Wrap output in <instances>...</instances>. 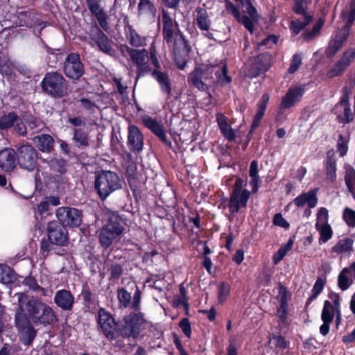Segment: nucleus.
Instances as JSON below:
<instances>
[{
	"label": "nucleus",
	"instance_id": "1",
	"mask_svg": "<svg viewBox=\"0 0 355 355\" xmlns=\"http://www.w3.org/2000/svg\"><path fill=\"white\" fill-rule=\"evenodd\" d=\"M13 297H16L17 304L15 324L21 340L28 345L35 336V331L30 320L35 324H51L55 320V315L49 306L37 299L30 298L24 293H17Z\"/></svg>",
	"mask_w": 355,
	"mask_h": 355
},
{
	"label": "nucleus",
	"instance_id": "2",
	"mask_svg": "<svg viewBox=\"0 0 355 355\" xmlns=\"http://www.w3.org/2000/svg\"><path fill=\"white\" fill-rule=\"evenodd\" d=\"M148 326L141 313H132L124 317L118 324L117 331L123 337L136 338Z\"/></svg>",
	"mask_w": 355,
	"mask_h": 355
},
{
	"label": "nucleus",
	"instance_id": "3",
	"mask_svg": "<svg viewBox=\"0 0 355 355\" xmlns=\"http://www.w3.org/2000/svg\"><path fill=\"white\" fill-rule=\"evenodd\" d=\"M123 230L119 216L114 212L110 213L107 223L99 231L98 237L101 245L105 248L110 246Z\"/></svg>",
	"mask_w": 355,
	"mask_h": 355
},
{
	"label": "nucleus",
	"instance_id": "4",
	"mask_svg": "<svg viewBox=\"0 0 355 355\" xmlns=\"http://www.w3.org/2000/svg\"><path fill=\"white\" fill-rule=\"evenodd\" d=\"M245 185L244 180L240 178H236L228 203L231 215L238 213L247 206L250 192L245 188Z\"/></svg>",
	"mask_w": 355,
	"mask_h": 355
},
{
	"label": "nucleus",
	"instance_id": "5",
	"mask_svg": "<svg viewBox=\"0 0 355 355\" xmlns=\"http://www.w3.org/2000/svg\"><path fill=\"white\" fill-rule=\"evenodd\" d=\"M95 188L101 198H107L112 192L120 188L118 175L114 172L103 171L96 178Z\"/></svg>",
	"mask_w": 355,
	"mask_h": 355
},
{
	"label": "nucleus",
	"instance_id": "6",
	"mask_svg": "<svg viewBox=\"0 0 355 355\" xmlns=\"http://www.w3.org/2000/svg\"><path fill=\"white\" fill-rule=\"evenodd\" d=\"M43 89L55 97H61L67 94V87L63 76L58 73H49L42 82Z\"/></svg>",
	"mask_w": 355,
	"mask_h": 355
},
{
	"label": "nucleus",
	"instance_id": "7",
	"mask_svg": "<svg viewBox=\"0 0 355 355\" xmlns=\"http://www.w3.org/2000/svg\"><path fill=\"white\" fill-rule=\"evenodd\" d=\"M55 214L62 225L78 227L82 222L81 212L75 208L61 207L56 209Z\"/></svg>",
	"mask_w": 355,
	"mask_h": 355
},
{
	"label": "nucleus",
	"instance_id": "8",
	"mask_svg": "<svg viewBox=\"0 0 355 355\" xmlns=\"http://www.w3.org/2000/svg\"><path fill=\"white\" fill-rule=\"evenodd\" d=\"M295 5L293 8L294 12L302 15V19H293L291 22L290 28L293 33L297 35L303 29L311 20V17L306 13L307 8L306 0H295Z\"/></svg>",
	"mask_w": 355,
	"mask_h": 355
},
{
	"label": "nucleus",
	"instance_id": "9",
	"mask_svg": "<svg viewBox=\"0 0 355 355\" xmlns=\"http://www.w3.org/2000/svg\"><path fill=\"white\" fill-rule=\"evenodd\" d=\"M48 237L53 244L63 246L67 244V232L64 225L56 221H51L47 227Z\"/></svg>",
	"mask_w": 355,
	"mask_h": 355
},
{
	"label": "nucleus",
	"instance_id": "10",
	"mask_svg": "<svg viewBox=\"0 0 355 355\" xmlns=\"http://www.w3.org/2000/svg\"><path fill=\"white\" fill-rule=\"evenodd\" d=\"M98 324L105 336L110 340L115 338V334H119V331H117L118 324L114 322L111 314L104 309H100L98 311Z\"/></svg>",
	"mask_w": 355,
	"mask_h": 355
},
{
	"label": "nucleus",
	"instance_id": "11",
	"mask_svg": "<svg viewBox=\"0 0 355 355\" xmlns=\"http://www.w3.org/2000/svg\"><path fill=\"white\" fill-rule=\"evenodd\" d=\"M37 155L34 148L29 145L21 146L18 150V162L20 166L28 171L35 168Z\"/></svg>",
	"mask_w": 355,
	"mask_h": 355
},
{
	"label": "nucleus",
	"instance_id": "12",
	"mask_svg": "<svg viewBox=\"0 0 355 355\" xmlns=\"http://www.w3.org/2000/svg\"><path fill=\"white\" fill-rule=\"evenodd\" d=\"M64 71L65 74L73 79L79 78L83 73V66L78 54H69L65 61Z\"/></svg>",
	"mask_w": 355,
	"mask_h": 355
},
{
	"label": "nucleus",
	"instance_id": "13",
	"mask_svg": "<svg viewBox=\"0 0 355 355\" xmlns=\"http://www.w3.org/2000/svg\"><path fill=\"white\" fill-rule=\"evenodd\" d=\"M89 44L93 46L96 44L99 49L105 53L110 55H114L115 53L114 50L112 49L111 42L109 41L107 37L103 31L96 28L94 31V33L91 37Z\"/></svg>",
	"mask_w": 355,
	"mask_h": 355
},
{
	"label": "nucleus",
	"instance_id": "14",
	"mask_svg": "<svg viewBox=\"0 0 355 355\" xmlns=\"http://www.w3.org/2000/svg\"><path fill=\"white\" fill-rule=\"evenodd\" d=\"M318 189H312L307 192L302 193L296 197L294 200V205L300 208L307 206L309 209L314 208L318 204Z\"/></svg>",
	"mask_w": 355,
	"mask_h": 355
},
{
	"label": "nucleus",
	"instance_id": "15",
	"mask_svg": "<svg viewBox=\"0 0 355 355\" xmlns=\"http://www.w3.org/2000/svg\"><path fill=\"white\" fill-rule=\"evenodd\" d=\"M87 5L91 13L94 15L101 26L104 29L108 28L107 15L100 5V0H87Z\"/></svg>",
	"mask_w": 355,
	"mask_h": 355
},
{
	"label": "nucleus",
	"instance_id": "16",
	"mask_svg": "<svg viewBox=\"0 0 355 355\" xmlns=\"http://www.w3.org/2000/svg\"><path fill=\"white\" fill-rule=\"evenodd\" d=\"M16 166V153L12 148L0 151V167L6 171H11Z\"/></svg>",
	"mask_w": 355,
	"mask_h": 355
},
{
	"label": "nucleus",
	"instance_id": "17",
	"mask_svg": "<svg viewBox=\"0 0 355 355\" xmlns=\"http://www.w3.org/2000/svg\"><path fill=\"white\" fill-rule=\"evenodd\" d=\"M304 94V89L302 87H291L281 102V107L283 108H290L295 103L298 102Z\"/></svg>",
	"mask_w": 355,
	"mask_h": 355
},
{
	"label": "nucleus",
	"instance_id": "18",
	"mask_svg": "<svg viewBox=\"0 0 355 355\" xmlns=\"http://www.w3.org/2000/svg\"><path fill=\"white\" fill-rule=\"evenodd\" d=\"M54 301L60 308L70 310L73 304L74 298L69 291L62 289L55 293Z\"/></svg>",
	"mask_w": 355,
	"mask_h": 355
},
{
	"label": "nucleus",
	"instance_id": "19",
	"mask_svg": "<svg viewBox=\"0 0 355 355\" xmlns=\"http://www.w3.org/2000/svg\"><path fill=\"white\" fill-rule=\"evenodd\" d=\"M334 316L336 318L337 324L340 323L341 320V312L340 309L337 308L331 305V304L326 300L324 302L323 309L321 313V319L322 322H331L334 320Z\"/></svg>",
	"mask_w": 355,
	"mask_h": 355
},
{
	"label": "nucleus",
	"instance_id": "20",
	"mask_svg": "<svg viewBox=\"0 0 355 355\" xmlns=\"http://www.w3.org/2000/svg\"><path fill=\"white\" fill-rule=\"evenodd\" d=\"M128 145L133 150H140L143 147V136L139 128L132 125L128 128Z\"/></svg>",
	"mask_w": 355,
	"mask_h": 355
},
{
	"label": "nucleus",
	"instance_id": "21",
	"mask_svg": "<svg viewBox=\"0 0 355 355\" xmlns=\"http://www.w3.org/2000/svg\"><path fill=\"white\" fill-rule=\"evenodd\" d=\"M208 74V71L202 69H196L190 75L189 80L199 90L205 91L208 88L207 83Z\"/></svg>",
	"mask_w": 355,
	"mask_h": 355
},
{
	"label": "nucleus",
	"instance_id": "22",
	"mask_svg": "<svg viewBox=\"0 0 355 355\" xmlns=\"http://www.w3.org/2000/svg\"><path fill=\"white\" fill-rule=\"evenodd\" d=\"M216 122L224 137L229 141H234L236 138V134L228 124L227 117L223 114L218 113L216 115Z\"/></svg>",
	"mask_w": 355,
	"mask_h": 355
},
{
	"label": "nucleus",
	"instance_id": "23",
	"mask_svg": "<svg viewBox=\"0 0 355 355\" xmlns=\"http://www.w3.org/2000/svg\"><path fill=\"white\" fill-rule=\"evenodd\" d=\"M34 144L42 152H50L53 147V139L49 135H41L33 138Z\"/></svg>",
	"mask_w": 355,
	"mask_h": 355
},
{
	"label": "nucleus",
	"instance_id": "24",
	"mask_svg": "<svg viewBox=\"0 0 355 355\" xmlns=\"http://www.w3.org/2000/svg\"><path fill=\"white\" fill-rule=\"evenodd\" d=\"M130 55L132 61L138 66L140 69H142L146 67L148 61V53L146 49L142 50H135L129 49Z\"/></svg>",
	"mask_w": 355,
	"mask_h": 355
},
{
	"label": "nucleus",
	"instance_id": "25",
	"mask_svg": "<svg viewBox=\"0 0 355 355\" xmlns=\"http://www.w3.org/2000/svg\"><path fill=\"white\" fill-rule=\"evenodd\" d=\"M269 98L270 97L268 94H264L261 96V101L258 104L257 112L254 117V120L252 124V130H255L259 126V122L265 114L266 105L269 101Z\"/></svg>",
	"mask_w": 355,
	"mask_h": 355
},
{
	"label": "nucleus",
	"instance_id": "26",
	"mask_svg": "<svg viewBox=\"0 0 355 355\" xmlns=\"http://www.w3.org/2000/svg\"><path fill=\"white\" fill-rule=\"evenodd\" d=\"M250 181L249 184L252 188V193H256L261 184V180L258 175V162L254 160L251 162L250 166Z\"/></svg>",
	"mask_w": 355,
	"mask_h": 355
},
{
	"label": "nucleus",
	"instance_id": "27",
	"mask_svg": "<svg viewBox=\"0 0 355 355\" xmlns=\"http://www.w3.org/2000/svg\"><path fill=\"white\" fill-rule=\"evenodd\" d=\"M226 10L232 14L247 30H250L252 24L248 16H241L239 10L229 1H226Z\"/></svg>",
	"mask_w": 355,
	"mask_h": 355
},
{
	"label": "nucleus",
	"instance_id": "28",
	"mask_svg": "<svg viewBox=\"0 0 355 355\" xmlns=\"http://www.w3.org/2000/svg\"><path fill=\"white\" fill-rule=\"evenodd\" d=\"M279 295H281V304L277 309V316L282 323H285L287 318L288 303L286 300V290L284 287H280Z\"/></svg>",
	"mask_w": 355,
	"mask_h": 355
},
{
	"label": "nucleus",
	"instance_id": "29",
	"mask_svg": "<svg viewBox=\"0 0 355 355\" xmlns=\"http://www.w3.org/2000/svg\"><path fill=\"white\" fill-rule=\"evenodd\" d=\"M143 122L146 128L150 129L162 141H166L165 133L162 126L157 121L149 116H146L143 119Z\"/></svg>",
	"mask_w": 355,
	"mask_h": 355
},
{
	"label": "nucleus",
	"instance_id": "30",
	"mask_svg": "<svg viewBox=\"0 0 355 355\" xmlns=\"http://www.w3.org/2000/svg\"><path fill=\"white\" fill-rule=\"evenodd\" d=\"M196 12V21L198 28L204 31L208 30L210 26V21L207 11L202 8H198Z\"/></svg>",
	"mask_w": 355,
	"mask_h": 355
},
{
	"label": "nucleus",
	"instance_id": "31",
	"mask_svg": "<svg viewBox=\"0 0 355 355\" xmlns=\"http://www.w3.org/2000/svg\"><path fill=\"white\" fill-rule=\"evenodd\" d=\"M127 38L132 46L135 47L143 46L146 44V38L141 37L131 27H128L126 30Z\"/></svg>",
	"mask_w": 355,
	"mask_h": 355
},
{
	"label": "nucleus",
	"instance_id": "32",
	"mask_svg": "<svg viewBox=\"0 0 355 355\" xmlns=\"http://www.w3.org/2000/svg\"><path fill=\"white\" fill-rule=\"evenodd\" d=\"M270 67V55L268 54H263L258 56L255 59V67L257 71L254 73V76H257L259 73L266 71Z\"/></svg>",
	"mask_w": 355,
	"mask_h": 355
},
{
	"label": "nucleus",
	"instance_id": "33",
	"mask_svg": "<svg viewBox=\"0 0 355 355\" xmlns=\"http://www.w3.org/2000/svg\"><path fill=\"white\" fill-rule=\"evenodd\" d=\"M73 140L78 148H85L89 145L87 134L78 129L73 130Z\"/></svg>",
	"mask_w": 355,
	"mask_h": 355
},
{
	"label": "nucleus",
	"instance_id": "34",
	"mask_svg": "<svg viewBox=\"0 0 355 355\" xmlns=\"http://www.w3.org/2000/svg\"><path fill=\"white\" fill-rule=\"evenodd\" d=\"M352 250V241L349 239L340 240L333 248L332 252L343 254L351 252Z\"/></svg>",
	"mask_w": 355,
	"mask_h": 355
},
{
	"label": "nucleus",
	"instance_id": "35",
	"mask_svg": "<svg viewBox=\"0 0 355 355\" xmlns=\"http://www.w3.org/2000/svg\"><path fill=\"white\" fill-rule=\"evenodd\" d=\"M315 229L320 234L319 243L320 244L327 243L333 236V230L329 224L316 227Z\"/></svg>",
	"mask_w": 355,
	"mask_h": 355
},
{
	"label": "nucleus",
	"instance_id": "36",
	"mask_svg": "<svg viewBox=\"0 0 355 355\" xmlns=\"http://www.w3.org/2000/svg\"><path fill=\"white\" fill-rule=\"evenodd\" d=\"M17 121V116L14 112L3 114L0 117V129L5 130L14 126Z\"/></svg>",
	"mask_w": 355,
	"mask_h": 355
},
{
	"label": "nucleus",
	"instance_id": "37",
	"mask_svg": "<svg viewBox=\"0 0 355 355\" xmlns=\"http://www.w3.org/2000/svg\"><path fill=\"white\" fill-rule=\"evenodd\" d=\"M293 241L290 239L286 244L282 245L278 251L273 255L272 260L274 264H277L286 254L291 250L293 245Z\"/></svg>",
	"mask_w": 355,
	"mask_h": 355
},
{
	"label": "nucleus",
	"instance_id": "38",
	"mask_svg": "<svg viewBox=\"0 0 355 355\" xmlns=\"http://www.w3.org/2000/svg\"><path fill=\"white\" fill-rule=\"evenodd\" d=\"M15 279L14 272L7 266L0 265V282L4 284L12 282Z\"/></svg>",
	"mask_w": 355,
	"mask_h": 355
},
{
	"label": "nucleus",
	"instance_id": "39",
	"mask_svg": "<svg viewBox=\"0 0 355 355\" xmlns=\"http://www.w3.org/2000/svg\"><path fill=\"white\" fill-rule=\"evenodd\" d=\"M152 76L157 80L159 83L163 92H170L171 88L167 76L158 71H154L152 73Z\"/></svg>",
	"mask_w": 355,
	"mask_h": 355
},
{
	"label": "nucleus",
	"instance_id": "40",
	"mask_svg": "<svg viewBox=\"0 0 355 355\" xmlns=\"http://www.w3.org/2000/svg\"><path fill=\"white\" fill-rule=\"evenodd\" d=\"M345 180L349 192L355 200V171L353 168L346 171Z\"/></svg>",
	"mask_w": 355,
	"mask_h": 355
},
{
	"label": "nucleus",
	"instance_id": "41",
	"mask_svg": "<svg viewBox=\"0 0 355 355\" xmlns=\"http://www.w3.org/2000/svg\"><path fill=\"white\" fill-rule=\"evenodd\" d=\"M347 269H343L338 277V286L342 291H346L352 284V279L347 275Z\"/></svg>",
	"mask_w": 355,
	"mask_h": 355
},
{
	"label": "nucleus",
	"instance_id": "42",
	"mask_svg": "<svg viewBox=\"0 0 355 355\" xmlns=\"http://www.w3.org/2000/svg\"><path fill=\"white\" fill-rule=\"evenodd\" d=\"M230 285L226 282H222L218 286V302L220 304H223L227 299L230 293Z\"/></svg>",
	"mask_w": 355,
	"mask_h": 355
},
{
	"label": "nucleus",
	"instance_id": "43",
	"mask_svg": "<svg viewBox=\"0 0 355 355\" xmlns=\"http://www.w3.org/2000/svg\"><path fill=\"white\" fill-rule=\"evenodd\" d=\"M343 19L347 24H352L355 19V0L353 1L342 12Z\"/></svg>",
	"mask_w": 355,
	"mask_h": 355
},
{
	"label": "nucleus",
	"instance_id": "44",
	"mask_svg": "<svg viewBox=\"0 0 355 355\" xmlns=\"http://www.w3.org/2000/svg\"><path fill=\"white\" fill-rule=\"evenodd\" d=\"M337 109H340L343 111L344 119L345 122H349L353 119V114L351 111L350 105L347 99L343 98L339 105H337Z\"/></svg>",
	"mask_w": 355,
	"mask_h": 355
},
{
	"label": "nucleus",
	"instance_id": "45",
	"mask_svg": "<svg viewBox=\"0 0 355 355\" xmlns=\"http://www.w3.org/2000/svg\"><path fill=\"white\" fill-rule=\"evenodd\" d=\"M329 211L325 207H320L316 214L315 227L329 224Z\"/></svg>",
	"mask_w": 355,
	"mask_h": 355
},
{
	"label": "nucleus",
	"instance_id": "46",
	"mask_svg": "<svg viewBox=\"0 0 355 355\" xmlns=\"http://www.w3.org/2000/svg\"><path fill=\"white\" fill-rule=\"evenodd\" d=\"M343 219L349 227H355V211L345 207L343 211Z\"/></svg>",
	"mask_w": 355,
	"mask_h": 355
},
{
	"label": "nucleus",
	"instance_id": "47",
	"mask_svg": "<svg viewBox=\"0 0 355 355\" xmlns=\"http://www.w3.org/2000/svg\"><path fill=\"white\" fill-rule=\"evenodd\" d=\"M187 291L182 286H179V306L182 305L184 309L185 315L189 314V305L188 304V298L187 296Z\"/></svg>",
	"mask_w": 355,
	"mask_h": 355
},
{
	"label": "nucleus",
	"instance_id": "48",
	"mask_svg": "<svg viewBox=\"0 0 355 355\" xmlns=\"http://www.w3.org/2000/svg\"><path fill=\"white\" fill-rule=\"evenodd\" d=\"M246 12L249 15L250 17L249 20L252 24L250 30H248L250 33L253 32V27L255 23L257 22L259 19V15L257 13L256 8L252 5L250 2H248L246 7Z\"/></svg>",
	"mask_w": 355,
	"mask_h": 355
},
{
	"label": "nucleus",
	"instance_id": "49",
	"mask_svg": "<svg viewBox=\"0 0 355 355\" xmlns=\"http://www.w3.org/2000/svg\"><path fill=\"white\" fill-rule=\"evenodd\" d=\"M130 299L131 295L130 293H128L124 288L119 289L118 300L119 302L120 307H127L130 304Z\"/></svg>",
	"mask_w": 355,
	"mask_h": 355
},
{
	"label": "nucleus",
	"instance_id": "50",
	"mask_svg": "<svg viewBox=\"0 0 355 355\" xmlns=\"http://www.w3.org/2000/svg\"><path fill=\"white\" fill-rule=\"evenodd\" d=\"M323 24H324V20L320 19L317 21V23L314 25L312 30L309 32L306 33L304 35V40H311V39H313V37L317 36L319 34L320 29L323 26Z\"/></svg>",
	"mask_w": 355,
	"mask_h": 355
},
{
	"label": "nucleus",
	"instance_id": "51",
	"mask_svg": "<svg viewBox=\"0 0 355 355\" xmlns=\"http://www.w3.org/2000/svg\"><path fill=\"white\" fill-rule=\"evenodd\" d=\"M347 68L343 64L340 60L334 65L327 73L329 78H334L341 74Z\"/></svg>",
	"mask_w": 355,
	"mask_h": 355
},
{
	"label": "nucleus",
	"instance_id": "52",
	"mask_svg": "<svg viewBox=\"0 0 355 355\" xmlns=\"http://www.w3.org/2000/svg\"><path fill=\"white\" fill-rule=\"evenodd\" d=\"M49 206L48 205V202H46L45 200L40 202L37 205L36 211H35V217L37 219L40 217L41 219L48 216L49 214Z\"/></svg>",
	"mask_w": 355,
	"mask_h": 355
},
{
	"label": "nucleus",
	"instance_id": "53",
	"mask_svg": "<svg viewBox=\"0 0 355 355\" xmlns=\"http://www.w3.org/2000/svg\"><path fill=\"white\" fill-rule=\"evenodd\" d=\"M324 286V281L321 278H318L316 280V282L312 288V291H311L312 294H311V297H309V300L312 301V300H315L323 290Z\"/></svg>",
	"mask_w": 355,
	"mask_h": 355
},
{
	"label": "nucleus",
	"instance_id": "54",
	"mask_svg": "<svg viewBox=\"0 0 355 355\" xmlns=\"http://www.w3.org/2000/svg\"><path fill=\"white\" fill-rule=\"evenodd\" d=\"M270 345L279 349L286 348L287 343L285 339L281 336H274L270 339Z\"/></svg>",
	"mask_w": 355,
	"mask_h": 355
},
{
	"label": "nucleus",
	"instance_id": "55",
	"mask_svg": "<svg viewBox=\"0 0 355 355\" xmlns=\"http://www.w3.org/2000/svg\"><path fill=\"white\" fill-rule=\"evenodd\" d=\"M327 178L333 181L336 178V162L333 159H328L326 164Z\"/></svg>",
	"mask_w": 355,
	"mask_h": 355
},
{
	"label": "nucleus",
	"instance_id": "56",
	"mask_svg": "<svg viewBox=\"0 0 355 355\" xmlns=\"http://www.w3.org/2000/svg\"><path fill=\"white\" fill-rule=\"evenodd\" d=\"M355 58V50L350 49L346 51L340 61L343 62V64L347 68L354 60Z\"/></svg>",
	"mask_w": 355,
	"mask_h": 355
},
{
	"label": "nucleus",
	"instance_id": "57",
	"mask_svg": "<svg viewBox=\"0 0 355 355\" xmlns=\"http://www.w3.org/2000/svg\"><path fill=\"white\" fill-rule=\"evenodd\" d=\"M23 284L28 287L31 290L44 291V288L40 287L36 280L32 277H26L23 281Z\"/></svg>",
	"mask_w": 355,
	"mask_h": 355
},
{
	"label": "nucleus",
	"instance_id": "58",
	"mask_svg": "<svg viewBox=\"0 0 355 355\" xmlns=\"http://www.w3.org/2000/svg\"><path fill=\"white\" fill-rule=\"evenodd\" d=\"M31 15L29 12H19L18 19H19V26H31L33 22L31 19Z\"/></svg>",
	"mask_w": 355,
	"mask_h": 355
},
{
	"label": "nucleus",
	"instance_id": "59",
	"mask_svg": "<svg viewBox=\"0 0 355 355\" xmlns=\"http://www.w3.org/2000/svg\"><path fill=\"white\" fill-rule=\"evenodd\" d=\"M342 43L340 40L335 39L329 43L327 53L329 56L334 55L341 47Z\"/></svg>",
	"mask_w": 355,
	"mask_h": 355
},
{
	"label": "nucleus",
	"instance_id": "60",
	"mask_svg": "<svg viewBox=\"0 0 355 355\" xmlns=\"http://www.w3.org/2000/svg\"><path fill=\"white\" fill-rule=\"evenodd\" d=\"M218 80L222 84H228L231 82V78L227 75V68L225 65L222 66L220 73L216 71Z\"/></svg>",
	"mask_w": 355,
	"mask_h": 355
},
{
	"label": "nucleus",
	"instance_id": "61",
	"mask_svg": "<svg viewBox=\"0 0 355 355\" xmlns=\"http://www.w3.org/2000/svg\"><path fill=\"white\" fill-rule=\"evenodd\" d=\"M179 327L181 328L182 332L187 338H190L191 335V324L188 319L184 318L179 322Z\"/></svg>",
	"mask_w": 355,
	"mask_h": 355
},
{
	"label": "nucleus",
	"instance_id": "62",
	"mask_svg": "<svg viewBox=\"0 0 355 355\" xmlns=\"http://www.w3.org/2000/svg\"><path fill=\"white\" fill-rule=\"evenodd\" d=\"M301 63H302V59H301L300 56H299L297 55H295L293 58L291 64L288 68V72L290 73H293L295 72L298 69Z\"/></svg>",
	"mask_w": 355,
	"mask_h": 355
},
{
	"label": "nucleus",
	"instance_id": "63",
	"mask_svg": "<svg viewBox=\"0 0 355 355\" xmlns=\"http://www.w3.org/2000/svg\"><path fill=\"white\" fill-rule=\"evenodd\" d=\"M273 223L275 225L288 228L289 227L288 223L284 218L281 214H277L274 216Z\"/></svg>",
	"mask_w": 355,
	"mask_h": 355
},
{
	"label": "nucleus",
	"instance_id": "64",
	"mask_svg": "<svg viewBox=\"0 0 355 355\" xmlns=\"http://www.w3.org/2000/svg\"><path fill=\"white\" fill-rule=\"evenodd\" d=\"M14 128L19 135H24L26 132V128L21 119L17 116V121L15 123Z\"/></svg>",
	"mask_w": 355,
	"mask_h": 355
}]
</instances>
